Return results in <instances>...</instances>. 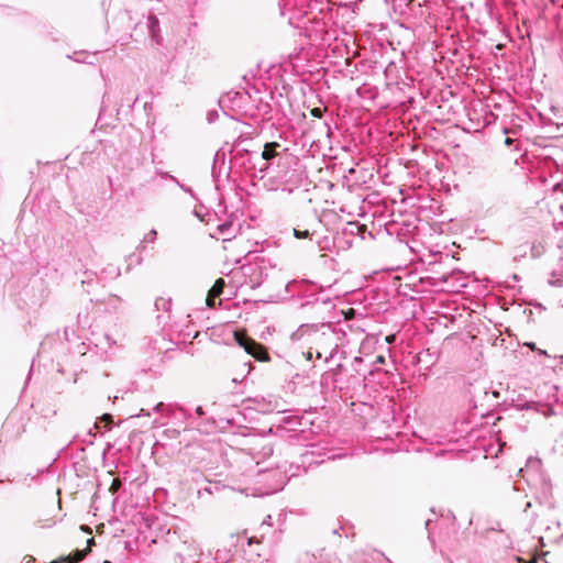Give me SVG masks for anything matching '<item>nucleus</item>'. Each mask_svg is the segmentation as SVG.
<instances>
[{
  "label": "nucleus",
  "mask_w": 563,
  "mask_h": 563,
  "mask_svg": "<svg viewBox=\"0 0 563 563\" xmlns=\"http://www.w3.org/2000/svg\"><path fill=\"white\" fill-rule=\"evenodd\" d=\"M308 338V342L316 347V357L324 356V362H329L338 352L340 345V333L330 323L321 324H301L292 339L300 340Z\"/></svg>",
  "instance_id": "f257e3e1"
},
{
  "label": "nucleus",
  "mask_w": 563,
  "mask_h": 563,
  "mask_svg": "<svg viewBox=\"0 0 563 563\" xmlns=\"http://www.w3.org/2000/svg\"><path fill=\"white\" fill-rule=\"evenodd\" d=\"M236 341L240 346L244 349V351L252 355L255 360L265 362L269 360L268 353L266 349L258 342L247 338L243 336L240 338L236 335Z\"/></svg>",
  "instance_id": "f03ea898"
},
{
  "label": "nucleus",
  "mask_w": 563,
  "mask_h": 563,
  "mask_svg": "<svg viewBox=\"0 0 563 563\" xmlns=\"http://www.w3.org/2000/svg\"><path fill=\"white\" fill-rule=\"evenodd\" d=\"M181 544L183 547L178 552L181 562L191 561L192 563H199L198 558L201 554L199 544L192 539H185L181 541Z\"/></svg>",
  "instance_id": "7ed1b4c3"
},
{
  "label": "nucleus",
  "mask_w": 563,
  "mask_h": 563,
  "mask_svg": "<svg viewBox=\"0 0 563 563\" xmlns=\"http://www.w3.org/2000/svg\"><path fill=\"white\" fill-rule=\"evenodd\" d=\"M253 441L255 445L251 448V454L252 459L255 460V465H258L261 459H266L273 454V446L264 439L253 438Z\"/></svg>",
  "instance_id": "20e7f679"
},
{
  "label": "nucleus",
  "mask_w": 563,
  "mask_h": 563,
  "mask_svg": "<svg viewBox=\"0 0 563 563\" xmlns=\"http://www.w3.org/2000/svg\"><path fill=\"white\" fill-rule=\"evenodd\" d=\"M93 542L95 540L92 538L87 541L88 545L92 544ZM89 551V547H87L84 550H76L66 556H62L60 559L53 563H78L84 560V558L87 555Z\"/></svg>",
  "instance_id": "39448f33"
},
{
  "label": "nucleus",
  "mask_w": 563,
  "mask_h": 563,
  "mask_svg": "<svg viewBox=\"0 0 563 563\" xmlns=\"http://www.w3.org/2000/svg\"><path fill=\"white\" fill-rule=\"evenodd\" d=\"M224 285H225L224 279L219 278L216 280L213 286L210 288L208 296L206 298V302L209 308H214V306H216L214 300L223 292Z\"/></svg>",
  "instance_id": "423d86ee"
},
{
  "label": "nucleus",
  "mask_w": 563,
  "mask_h": 563,
  "mask_svg": "<svg viewBox=\"0 0 563 563\" xmlns=\"http://www.w3.org/2000/svg\"><path fill=\"white\" fill-rule=\"evenodd\" d=\"M483 395L484 399H487L489 397L497 399L499 397V393L497 390L488 391L486 388H474L473 391V398H474V408L477 407V401H481V397Z\"/></svg>",
  "instance_id": "0eeeda50"
},
{
  "label": "nucleus",
  "mask_w": 563,
  "mask_h": 563,
  "mask_svg": "<svg viewBox=\"0 0 563 563\" xmlns=\"http://www.w3.org/2000/svg\"><path fill=\"white\" fill-rule=\"evenodd\" d=\"M559 268H560V274H558L556 272H553L551 274V278L549 279V284L551 286H555V287L563 286V252L561 253V256L559 258Z\"/></svg>",
  "instance_id": "6e6552de"
},
{
  "label": "nucleus",
  "mask_w": 563,
  "mask_h": 563,
  "mask_svg": "<svg viewBox=\"0 0 563 563\" xmlns=\"http://www.w3.org/2000/svg\"><path fill=\"white\" fill-rule=\"evenodd\" d=\"M148 29H150V34H151V37L157 43V44H161V38H159V21L158 19L155 16V15H151L148 18Z\"/></svg>",
  "instance_id": "1a4fd4ad"
},
{
  "label": "nucleus",
  "mask_w": 563,
  "mask_h": 563,
  "mask_svg": "<svg viewBox=\"0 0 563 563\" xmlns=\"http://www.w3.org/2000/svg\"><path fill=\"white\" fill-rule=\"evenodd\" d=\"M277 147H279V144L277 142L266 143L261 157L265 161L273 159L277 155V153H276Z\"/></svg>",
  "instance_id": "9d476101"
},
{
  "label": "nucleus",
  "mask_w": 563,
  "mask_h": 563,
  "mask_svg": "<svg viewBox=\"0 0 563 563\" xmlns=\"http://www.w3.org/2000/svg\"><path fill=\"white\" fill-rule=\"evenodd\" d=\"M154 305L157 310L168 311L172 306V300L159 297V298H156Z\"/></svg>",
  "instance_id": "9b49d317"
},
{
  "label": "nucleus",
  "mask_w": 563,
  "mask_h": 563,
  "mask_svg": "<svg viewBox=\"0 0 563 563\" xmlns=\"http://www.w3.org/2000/svg\"><path fill=\"white\" fill-rule=\"evenodd\" d=\"M308 284V280L306 279H301V280H290L287 285H286V290L288 292H295L299 287L303 286Z\"/></svg>",
  "instance_id": "f8f14e48"
},
{
  "label": "nucleus",
  "mask_w": 563,
  "mask_h": 563,
  "mask_svg": "<svg viewBox=\"0 0 563 563\" xmlns=\"http://www.w3.org/2000/svg\"><path fill=\"white\" fill-rule=\"evenodd\" d=\"M157 231L155 229H152L143 239L141 244L137 246V249H143L144 243H153L156 240Z\"/></svg>",
  "instance_id": "ddd939ff"
},
{
  "label": "nucleus",
  "mask_w": 563,
  "mask_h": 563,
  "mask_svg": "<svg viewBox=\"0 0 563 563\" xmlns=\"http://www.w3.org/2000/svg\"><path fill=\"white\" fill-rule=\"evenodd\" d=\"M155 412H166L167 416L172 415V405H165L164 402H158L153 408Z\"/></svg>",
  "instance_id": "4468645a"
},
{
  "label": "nucleus",
  "mask_w": 563,
  "mask_h": 563,
  "mask_svg": "<svg viewBox=\"0 0 563 563\" xmlns=\"http://www.w3.org/2000/svg\"><path fill=\"white\" fill-rule=\"evenodd\" d=\"M294 236L296 239H306L310 236L309 230L294 229Z\"/></svg>",
  "instance_id": "2eb2a0df"
},
{
  "label": "nucleus",
  "mask_w": 563,
  "mask_h": 563,
  "mask_svg": "<svg viewBox=\"0 0 563 563\" xmlns=\"http://www.w3.org/2000/svg\"><path fill=\"white\" fill-rule=\"evenodd\" d=\"M164 434L169 438V439H176L178 437H180V431H178L177 429H174V428H169V429H166L164 431Z\"/></svg>",
  "instance_id": "dca6fc26"
},
{
  "label": "nucleus",
  "mask_w": 563,
  "mask_h": 563,
  "mask_svg": "<svg viewBox=\"0 0 563 563\" xmlns=\"http://www.w3.org/2000/svg\"><path fill=\"white\" fill-rule=\"evenodd\" d=\"M230 227H231V223H230V222H224V223H222V224H220V225L218 227V230H219V232H220L221 234L225 235V234H227V231L230 229Z\"/></svg>",
  "instance_id": "f3484780"
},
{
  "label": "nucleus",
  "mask_w": 563,
  "mask_h": 563,
  "mask_svg": "<svg viewBox=\"0 0 563 563\" xmlns=\"http://www.w3.org/2000/svg\"><path fill=\"white\" fill-rule=\"evenodd\" d=\"M217 118H218V112L216 110H211L207 114V120L209 123L214 122L217 120Z\"/></svg>",
  "instance_id": "a211bd4d"
},
{
  "label": "nucleus",
  "mask_w": 563,
  "mask_h": 563,
  "mask_svg": "<svg viewBox=\"0 0 563 563\" xmlns=\"http://www.w3.org/2000/svg\"><path fill=\"white\" fill-rule=\"evenodd\" d=\"M323 112H324V109H321V108L311 109V115L314 118H321Z\"/></svg>",
  "instance_id": "6ab92c4d"
},
{
  "label": "nucleus",
  "mask_w": 563,
  "mask_h": 563,
  "mask_svg": "<svg viewBox=\"0 0 563 563\" xmlns=\"http://www.w3.org/2000/svg\"><path fill=\"white\" fill-rule=\"evenodd\" d=\"M313 354H316V347L314 345H311L308 351L305 353V355L307 356V360H311Z\"/></svg>",
  "instance_id": "aec40b11"
},
{
  "label": "nucleus",
  "mask_w": 563,
  "mask_h": 563,
  "mask_svg": "<svg viewBox=\"0 0 563 563\" xmlns=\"http://www.w3.org/2000/svg\"><path fill=\"white\" fill-rule=\"evenodd\" d=\"M242 367H243V371L246 368V373H245V374L243 375V377H242V379H243V378H244V377H246V375L251 372V363H250V362H244V363L242 364Z\"/></svg>",
  "instance_id": "412c9836"
},
{
  "label": "nucleus",
  "mask_w": 563,
  "mask_h": 563,
  "mask_svg": "<svg viewBox=\"0 0 563 563\" xmlns=\"http://www.w3.org/2000/svg\"><path fill=\"white\" fill-rule=\"evenodd\" d=\"M164 176H165L166 178H168L169 180H172L173 183H175L177 186H179V185H180L179 180H178L175 176L169 175L168 173H165V174H164Z\"/></svg>",
  "instance_id": "4be33fe9"
},
{
  "label": "nucleus",
  "mask_w": 563,
  "mask_h": 563,
  "mask_svg": "<svg viewBox=\"0 0 563 563\" xmlns=\"http://www.w3.org/2000/svg\"><path fill=\"white\" fill-rule=\"evenodd\" d=\"M164 176H165L166 178H168L169 180H172L173 183H175L177 186H179V185H180L179 180H178L175 176L169 175L168 173H165V174H164Z\"/></svg>",
  "instance_id": "5701e85b"
},
{
  "label": "nucleus",
  "mask_w": 563,
  "mask_h": 563,
  "mask_svg": "<svg viewBox=\"0 0 563 563\" xmlns=\"http://www.w3.org/2000/svg\"><path fill=\"white\" fill-rule=\"evenodd\" d=\"M178 187H179L181 190H184L185 192H187V194H189V195H192V189H191L190 187L185 186V185H183V184H180Z\"/></svg>",
  "instance_id": "b1692460"
},
{
  "label": "nucleus",
  "mask_w": 563,
  "mask_h": 563,
  "mask_svg": "<svg viewBox=\"0 0 563 563\" xmlns=\"http://www.w3.org/2000/svg\"><path fill=\"white\" fill-rule=\"evenodd\" d=\"M196 413H197L199 417L203 416V415H205L203 408H202L201 406H198V407L196 408Z\"/></svg>",
  "instance_id": "393cba45"
},
{
  "label": "nucleus",
  "mask_w": 563,
  "mask_h": 563,
  "mask_svg": "<svg viewBox=\"0 0 563 563\" xmlns=\"http://www.w3.org/2000/svg\"><path fill=\"white\" fill-rule=\"evenodd\" d=\"M106 339L109 342V344H117V341L112 340L110 335L106 334Z\"/></svg>",
  "instance_id": "a878e982"
},
{
  "label": "nucleus",
  "mask_w": 563,
  "mask_h": 563,
  "mask_svg": "<svg viewBox=\"0 0 563 563\" xmlns=\"http://www.w3.org/2000/svg\"><path fill=\"white\" fill-rule=\"evenodd\" d=\"M267 169H268V165H267V164H265L263 167H261V168H260V172H261V173H264V172H266Z\"/></svg>",
  "instance_id": "bb28decb"
},
{
  "label": "nucleus",
  "mask_w": 563,
  "mask_h": 563,
  "mask_svg": "<svg viewBox=\"0 0 563 563\" xmlns=\"http://www.w3.org/2000/svg\"><path fill=\"white\" fill-rule=\"evenodd\" d=\"M139 416H150V413H148V412H145V410H144V409H141V412H140V415H139Z\"/></svg>",
  "instance_id": "cd10ccee"
},
{
  "label": "nucleus",
  "mask_w": 563,
  "mask_h": 563,
  "mask_svg": "<svg viewBox=\"0 0 563 563\" xmlns=\"http://www.w3.org/2000/svg\"><path fill=\"white\" fill-rule=\"evenodd\" d=\"M527 345H528L530 349H532V350H534V349H536L534 343H527Z\"/></svg>",
  "instance_id": "c85d7f7f"
},
{
  "label": "nucleus",
  "mask_w": 563,
  "mask_h": 563,
  "mask_svg": "<svg viewBox=\"0 0 563 563\" xmlns=\"http://www.w3.org/2000/svg\"><path fill=\"white\" fill-rule=\"evenodd\" d=\"M539 354H542V355L549 356V355L547 354V351H543V350H539Z\"/></svg>",
  "instance_id": "c756f323"
},
{
  "label": "nucleus",
  "mask_w": 563,
  "mask_h": 563,
  "mask_svg": "<svg viewBox=\"0 0 563 563\" xmlns=\"http://www.w3.org/2000/svg\"><path fill=\"white\" fill-rule=\"evenodd\" d=\"M377 362H378V363H383V362H384V357H383V356H378V357H377Z\"/></svg>",
  "instance_id": "7c9ffc66"
},
{
  "label": "nucleus",
  "mask_w": 563,
  "mask_h": 563,
  "mask_svg": "<svg viewBox=\"0 0 563 563\" xmlns=\"http://www.w3.org/2000/svg\"><path fill=\"white\" fill-rule=\"evenodd\" d=\"M505 143H506L507 145H509V144L511 143V139L507 137V139H506V141H505Z\"/></svg>",
  "instance_id": "2f4dec72"
},
{
  "label": "nucleus",
  "mask_w": 563,
  "mask_h": 563,
  "mask_svg": "<svg viewBox=\"0 0 563 563\" xmlns=\"http://www.w3.org/2000/svg\"><path fill=\"white\" fill-rule=\"evenodd\" d=\"M119 275H120V269L115 268V276H119Z\"/></svg>",
  "instance_id": "473e14b6"
},
{
  "label": "nucleus",
  "mask_w": 563,
  "mask_h": 563,
  "mask_svg": "<svg viewBox=\"0 0 563 563\" xmlns=\"http://www.w3.org/2000/svg\"><path fill=\"white\" fill-rule=\"evenodd\" d=\"M232 382H233V383H238V382H240V380L238 379V377H234V378L232 379Z\"/></svg>",
  "instance_id": "72a5a7b5"
},
{
  "label": "nucleus",
  "mask_w": 563,
  "mask_h": 563,
  "mask_svg": "<svg viewBox=\"0 0 563 563\" xmlns=\"http://www.w3.org/2000/svg\"><path fill=\"white\" fill-rule=\"evenodd\" d=\"M420 355H421V353L417 356L418 362H420V360H421V358H420V357H421Z\"/></svg>",
  "instance_id": "f704fd0d"
},
{
  "label": "nucleus",
  "mask_w": 563,
  "mask_h": 563,
  "mask_svg": "<svg viewBox=\"0 0 563 563\" xmlns=\"http://www.w3.org/2000/svg\"><path fill=\"white\" fill-rule=\"evenodd\" d=\"M103 563H111V562H110V561H108V560H106V561H103Z\"/></svg>",
  "instance_id": "c9c22d12"
}]
</instances>
